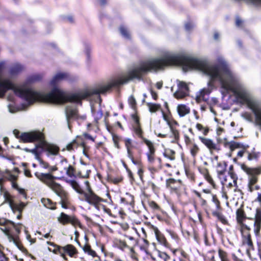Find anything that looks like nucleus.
Instances as JSON below:
<instances>
[{"label":"nucleus","mask_w":261,"mask_h":261,"mask_svg":"<svg viewBox=\"0 0 261 261\" xmlns=\"http://www.w3.org/2000/svg\"><path fill=\"white\" fill-rule=\"evenodd\" d=\"M22 69L23 67L21 65L19 64H16L12 67L11 69V72L13 73H15L21 71V70H22Z\"/></svg>","instance_id":"obj_40"},{"label":"nucleus","mask_w":261,"mask_h":261,"mask_svg":"<svg viewBox=\"0 0 261 261\" xmlns=\"http://www.w3.org/2000/svg\"><path fill=\"white\" fill-rule=\"evenodd\" d=\"M125 237L126 239L129 240V242L128 243V245H129V246L132 247V248L134 249V247L137 244L136 240L133 237L131 236H125Z\"/></svg>","instance_id":"obj_41"},{"label":"nucleus","mask_w":261,"mask_h":261,"mask_svg":"<svg viewBox=\"0 0 261 261\" xmlns=\"http://www.w3.org/2000/svg\"><path fill=\"white\" fill-rule=\"evenodd\" d=\"M15 136L23 142H32L37 141L38 143L33 149L25 148L23 150L27 152L37 154V149L39 148L46 149L49 153L53 155H57L59 151L58 146L54 144L47 143L44 139L43 134L40 132L34 131L27 133H20L17 129L13 130Z\"/></svg>","instance_id":"obj_1"},{"label":"nucleus","mask_w":261,"mask_h":261,"mask_svg":"<svg viewBox=\"0 0 261 261\" xmlns=\"http://www.w3.org/2000/svg\"><path fill=\"white\" fill-rule=\"evenodd\" d=\"M176 183L180 184V180L177 181L174 179L170 178L168 179L166 181L167 187L174 189H177L178 188V187H175L173 186V185Z\"/></svg>","instance_id":"obj_30"},{"label":"nucleus","mask_w":261,"mask_h":261,"mask_svg":"<svg viewBox=\"0 0 261 261\" xmlns=\"http://www.w3.org/2000/svg\"><path fill=\"white\" fill-rule=\"evenodd\" d=\"M177 112L180 117H184L190 112V108L185 105H179L177 108Z\"/></svg>","instance_id":"obj_21"},{"label":"nucleus","mask_w":261,"mask_h":261,"mask_svg":"<svg viewBox=\"0 0 261 261\" xmlns=\"http://www.w3.org/2000/svg\"><path fill=\"white\" fill-rule=\"evenodd\" d=\"M69 77V75L67 73L58 72L57 74H56L53 77L52 80L50 81V84L54 86L55 85L57 84L58 83L63 80H68Z\"/></svg>","instance_id":"obj_16"},{"label":"nucleus","mask_w":261,"mask_h":261,"mask_svg":"<svg viewBox=\"0 0 261 261\" xmlns=\"http://www.w3.org/2000/svg\"><path fill=\"white\" fill-rule=\"evenodd\" d=\"M85 136L87 139L91 140L92 141H94V139L91 135L86 134L85 135Z\"/></svg>","instance_id":"obj_61"},{"label":"nucleus","mask_w":261,"mask_h":261,"mask_svg":"<svg viewBox=\"0 0 261 261\" xmlns=\"http://www.w3.org/2000/svg\"><path fill=\"white\" fill-rule=\"evenodd\" d=\"M223 131H224L223 128L219 127L217 129V134L220 135Z\"/></svg>","instance_id":"obj_64"},{"label":"nucleus","mask_w":261,"mask_h":261,"mask_svg":"<svg viewBox=\"0 0 261 261\" xmlns=\"http://www.w3.org/2000/svg\"><path fill=\"white\" fill-rule=\"evenodd\" d=\"M224 145L226 147H228L231 151L236 149H239L237 153L238 158H242L245 153H247V150L249 147L248 145H245L234 141L226 142L224 143Z\"/></svg>","instance_id":"obj_8"},{"label":"nucleus","mask_w":261,"mask_h":261,"mask_svg":"<svg viewBox=\"0 0 261 261\" xmlns=\"http://www.w3.org/2000/svg\"><path fill=\"white\" fill-rule=\"evenodd\" d=\"M185 142L187 145H189L191 143L190 138L186 135L184 136Z\"/></svg>","instance_id":"obj_51"},{"label":"nucleus","mask_w":261,"mask_h":261,"mask_svg":"<svg viewBox=\"0 0 261 261\" xmlns=\"http://www.w3.org/2000/svg\"><path fill=\"white\" fill-rule=\"evenodd\" d=\"M147 106L151 113L156 112L161 109V106L156 103H147Z\"/></svg>","instance_id":"obj_28"},{"label":"nucleus","mask_w":261,"mask_h":261,"mask_svg":"<svg viewBox=\"0 0 261 261\" xmlns=\"http://www.w3.org/2000/svg\"><path fill=\"white\" fill-rule=\"evenodd\" d=\"M113 142H114V145L116 147H117V148H119V138L116 136V135H113Z\"/></svg>","instance_id":"obj_47"},{"label":"nucleus","mask_w":261,"mask_h":261,"mask_svg":"<svg viewBox=\"0 0 261 261\" xmlns=\"http://www.w3.org/2000/svg\"><path fill=\"white\" fill-rule=\"evenodd\" d=\"M254 225V232L257 234L259 232L261 227V212L258 210L256 211Z\"/></svg>","instance_id":"obj_20"},{"label":"nucleus","mask_w":261,"mask_h":261,"mask_svg":"<svg viewBox=\"0 0 261 261\" xmlns=\"http://www.w3.org/2000/svg\"><path fill=\"white\" fill-rule=\"evenodd\" d=\"M162 86H163V83L162 82H159L156 84V86L157 88L159 89H160L162 87Z\"/></svg>","instance_id":"obj_63"},{"label":"nucleus","mask_w":261,"mask_h":261,"mask_svg":"<svg viewBox=\"0 0 261 261\" xmlns=\"http://www.w3.org/2000/svg\"><path fill=\"white\" fill-rule=\"evenodd\" d=\"M237 217L238 221L240 223H242V222L244 218V213L242 210L239 209L237 210Z\"/></svg>","instance_id":"obj_38"},{"label":"nucleus","mask_w":261,"mask_h":261,"mask_svg":"<svg viewBox=\"0 0 261 261\" xmlns=\"http://www.w3.org/2000/svg\"><path fill=\"white\" fill-rule=\"evenodd\" d=\"M218 255L221 261H230L228 258V254L224 250L219 249L218 250Z\"/></svg>","instance_id":"obj_29"},{"label":"nucleus","mask_w":261,"mask_h":261,"mask_svg":"<svg viewBox=\"0 0 261 261\" xmlns=\"http://www.w3.org/2000/svg\"><path fill=\"white\" fill-rule=\"evenodd\" d=\"M47 244L50 245H53L55 247V250L57 249L61 255L65 258V254H68L70 257H73L75 254L77 253L76 249L72 245L68 244L63 247L55 246L53 243L47 242Z\"/></svg>","instance_id":"obj_9"},{"label":"nucleus","mask_w":261,"mask_h":261,"mask_svg":"<svg viewBox=\"0 0 261 261\" xmlns=\"http://www.w3.org/2000/svg\"><path fill=\"white\" fill-rule=\"evenodd\" d=\"M18 169L15 168L13 171L6 170L5 171V177L12 182L13 188L16 189L22 195H25V192L23 189L19 188L18 185L15 182L17 178Z\"/></svg>","instance_id":"obj_10"},{"label":"nucleus","mask_w":261,"mask_h":261,"mask_svg":"<svg viewBox=\"0 0 261 261\" xmlns=\"http://www.w3.org/2000/svg\"><path fill=\"white\" fill-rule=\"evenodd\" d=\"M199 139L209 149L211 152L214 150H219L216 144L212 140L201 137H200Z\"/></svg>","instance_id":"obj_18"},{"label":"nucleus","mask_w":261,"mask_h":261,"mask_svg":"<svg viewBox=\"0 0 261 261\" xmlns=\"http://www.w3.org/2000/svg\"><path fill=\"white\" fill-rule=\"evenodd\" d=\"M7 258L4 253L0 255V261H6Z\"/></svg>","instance_id":"obj_59"},{"label":"nucleus","mask_w":261,"mask_h":261,"mask_svg":"<svg viewBox=\"0 0 261 261\" xmlns=\"http://www.w3.org/2000/svg\"><path fill=\"white\" fill-rule=\"evenodd\" d=\"M65 112L68 127L70 128V120L78 118L77 111L74 105L70 104L66 107Z\"/></svg>","instance_id":"obj_13"},{"label":"nucleus","mask_w":261,"mask_h":261,"mask_svg":"<svg viewBox=\"0 0 261 261\" xmlns=\"http://www.w3.org/2000/svg\"><path fill=\"white\" fill-rule=\"evenodd\" d=\"M158 137L162 138H166L167 137V134H163L161 133L156 134Z\"/></svg>","instance_id":"obj_62"},{"label":"nucleus","mask_w":261,"mask_h":261,"mask_svg":"<svg viewBox=\"0 0 261 261\" xmlns=\"http://www.w3.org/2000/svg\"><path fill=\"white\" fill-rule=\"evenodd\" d=\"M39 162L40 165L41 166V167L42 168L47 169V170H48L49 166V165L48 164V163H47L45 162H44L43 161H42L40 159L39 160Z\"/></svg>","instance_id":"obj_45"},{"label":"nucleus","mask_w":261,"mask_h":261,"mask_svg":"<svg viewBox=\"0 0 261 261\" xmlns=\"http://www.w3.org/2000/svg\"><path fill=\"white\" fill-rule=\"evenodd\" d=\"M115 245L117 247L123 251L126 249H128L131 252H134V249L132 248V247H130L125 241L116 240L115 241Z\"/></svg>","instance_id":"obj_19"},{"label":"nucleus","mask_w":261,"mask_h":261,"mask_svg":"<svg viewBox=\"0 0 261 261\" xmlns=\"http://www.w3.org/2000/svg\"><path fill=\"white\" fill-rule=\"evenodd\" d=\"M213 215L217 217V218L223 224H226L227 221L225 217L218 212H214Z\"/></svg>","instance_id":"obj_34"},{"label":"nucleus","mask_w":261,"mask_h":261,"mask_svg":"<svg viewBox=\"0 0 261 261\" xmlns=\"http://www.w3.org/2000/svg\"><path fill=\"white\" fill-rule=\"evenodd\" d=\"M190 152L193 156H196L199 150L198 146L195 144L192 145L190 148Z\"/></svg>","instance_id":"obj_35"},{"label":"nucleus","mask_w":261,"mask_h":261,"mask_svg":"<svg viewBox=\"0 0 261 261\" xmlns=\"http://www.w3.org/2000/svg\"><path fill=\"white\" fill-rule=\"evenodd\" d=\"M149 205L152 208H154V209H157L159 207L157 204L153 201L150 202L149 203Z\"/></svg>","instance_id":"obj_52"},{"label":"nucleus","mask_w":261,"mask_h":261,"mask_svg":"<svg viewBox=\"0 0 261 261\" xmlns=\"http://www.w3.org/2000/svg\"><path fill=\"white\" fill-rule=\"evenodd\" d=\"M0 229L7 236L10 242H12L14 245L19 248L18 240L13 237L12 233V229H14L17 232H19V228L12 221L4 218H0Z\"/></svg>","instance_id":"obj_4"},{"label":"nucleus","mask_w":261,"mask_h":261,"mask_svg":"<svg viewBox=\"0 0 261 261\" xmlns=\"http://www.w3.org/2000/svg\"><path fill=\"white\" fill-rule=\"evenodd\" d=\"M83 198L82 200H84L89 204L94 206L96 208H99V206L101 202L105 200L96 195L92 189H89V191H85L83 194Z\"/></svg>","instance_id":"obj_6"},{"label":"nucleus","mask_w":261,"mask_h":261,"mask_svg":"<svg viewBox=\"0 0 261 261\" xmlns=\"http://www.w3.org/2000/svg\"><path fill=\"white\" fill-rule=\"evenodd\" d=\"M64 170L68 176L71 178L77 177V172L76 171L74 167L71 165H68L67 166L65 167Z\"/></svg>","instance_id":"obj_22"},{"label":"nucleus","mask_w":261,"mask_h":261,"mask_svg":"<svg viewBox=\"0 0 261 261\" xmlns=\"http://www.w3.org/2000/svg\"><path fill=\"white\" fill-rule=\"evenodd\" d=\"M27 238L31 242V244H33L36 242V240L32 239L30 234H28L27 236Z\"/></svg>","instance_id":"obj_55"},{"label":"nucleus","mask_w":261,"mask_h":261,"mask_svg":"<svg viewBox=\"0 0 261 261\" xmlns=\"http://www.w3.org/2000/svg\"><path fill=\"white\" fill-rule=\"evenodd\" d=\"M128 102L132 108H134L136 105L135 98L133 96H130L128 98Z\"/></svg>","instance_id":"obj_46"},{"label":"nucleus","mask_w":261,"mask_h":261,"mask_svg":"<svg viewBox=\"0 0 261 261\" xmlns=\"http://www.w3.org/2000/svg\"><path fill=\"white\" fill-rule=\"evenodd\" d=\"M21 109L19 108L15 107L14 106L10 105L9 106V111L11 113H15L17 112L20 111Z\"/></svg>","instance_id":"obj_44"},{"label":"nucleus","mask_w":261,"mask_h":261,"mask_svg":"<svg viewBox=\"0 0 261 261\" xmlns=\"http://www.w3.org/2000/svg\"><path fill=\"white\" fill-rule=\"evenodd\" d=\"M193 27V24L191 22L188 23L185 25L186 29L188 31L190 30Z\"/></svg>","instance_id":"obj_54"},{"label":"nucleus","mask_w":261,"mask_h":261,"mask_svg":"<svg viewBox=\"0 0 261 261\" xmlns=\"http://www.w3.org/2000/svg\"><path fill=\"white\" fill-rule=\"evenodd\" d=\"M189 88L183 82L178 81V90L174 93V97L177 99H181L188 94Z\"/></svg>","instance_id":"obj_14"},{"label":"nucleus","mask_w":261,"mask_h":261,"mask_svg":"<svg viewBox=\"0 0 261 261\" xmlns=\"http://www.w3.org/2000/svg\"><path fill=\"white\" fill-rule=\"evenodd\" d=\"M125 146L127 149V155L128 158L132 160L133 163L135 164L134 155L132 151V149L134 148V145L132 143V140L130 139H125L124 140Z\"/></svg>","instance_id":"obj_17"},{"label":"nucleus","mask_w":261,"mask_h":261,"mask_svg":"<svg viewBox=\"0 0 261 261\" xmlns=\"http://www.w3.org/2000/svg\"><path fill=\"white\" fill-rule=\"evenodd\" d=\"M223 168L224 169V173L225 171V168H226L225 164H223V163H218L217 166V171H218V169L222 170Z\"/></svg>","instance_id":"obj_48"},{"label":"nucleus","mask_w":261,"mask_h":261,"mask_svg":"<svg viewBox=\"0 0 261 261\" xmlns=\"http://www.w3.org/2000/svg\"><path fill=\"white\" fill-rule=\"evenodd\" d=\"M85 185L86 186V191H89V189H92L90 186V184L89 182L88 181H85Z\"/></svg>","instance_id":"obj_57"},{"label":"nucleus","mask_w":261,"mask_h":261,"mask_svg":"<svg viewBox=\"0 0 261 261\" xmlns=\"http://www.w3.org/2000/svg\"><path fill=\"white\" fill-rule=\"evenodd\" d=\"M153 230L154 231L155 236L157 240L159 242L162 244H164L166 242L165 238L164 237L161 233L160 231L156 227H153Z\"/></svg>","instance_id":"obj_27"},{"label":"nucleus","mask_w":261,"mask_h":261,"mask_svg":"<svg viewBox=\"0 0 261 261\" xmlns=\"http://www.w3.org/2000/svg\"><path fill=\"white\" fill-rule=\"evenodd\" d=\"M250 227L247 225L242 224L241 231L243 236V244L247 246V249L248 250L253 247V243L251 239V236L249 233Z\"/></svg>","instance_id":"obj_12"},{"label":"nucleus","mask_w":261,"mask_h":261,"mask_svg":"<svg viewBox=\"0 0 261 261\" xmlns=\"http://www.w3.org/2000/svg\"><path fill=\"white\" fill-rule=\"evenodd\" d=\"M175 152L172 150H166L164 153L165 157L169 159L170 160H174L175 159Z\"/></svg>","instance_id":"obj_32"},{"label":"nucleus","mask_w":261,"mask_h":261,"mask_svg":"<svg viewBox=\"0 0 261 261\" xmlns=\"http://www.w3.org/2000/svg\"><path fill=\"white\" fill-rule=\"evenodd\" d=\"M1 195H2L5 198V203H8L10 207L13 212L16 211L21 212L25 206V204L23 202L19 203H15L12 199L11 195L5 190L1 188Z\"/></svg>","instance_id":"obj_7"},{"label":"nucleus","mask_w":261,"mask_h":261,"mask_svg":"<svg viewBox=\"0 0 261 261\" xmlns=\"http://www.w3.org/2000/svg\"><path fill=\"white\" fill-rule=\"evenodd\" d=\"M24 174L27 177H31V172H30V171L29 170H28V169H25L24 170Z\"/></svg>","instance_id":"obj_58"},{"label":"nucleus","mask_w":261,"mask_h":261,"mask_svg":"<svg viewBox=\"0 0 261 261\" xmlns=\"http://www.w3.org/2000/svg\"><path fill=\"white\" fill-rule=\"evenodd\" d=\"M242 169L248 175V187L249 191L252 192L254 190H258V187L255 186L258 181V176L261 173V169L259 168H251L245 165H242Z\"/></svg>","instance_id":"obj_5"},{"label":"nucleus","mask_w":261,"mask_h":261,"mask_svg":"<svg viewBox=\"0 0 261 261\" xmlns=\"http://www.w3.org/2000/svg\"><path fill=\"white\" fill-rule=\"evenodd\" d=\"M242 116L248 121H251L252 119V117L251 114H248L247 113H244L242 114Z\"/></svg>","instance_id":"obj_49"},{"label":"nucleus","mask_w":261,"mask_h":261,"mask_svg":"<svg viewBox=\"0 0 261 261\" xmlns=\"http://www.w3.org/2000/svg\"><path fill=\"white\" fill-rule=\"evenodd\" d=\"M144 143L147 146L148 151L147 152L148 161L150 163H152L154 160V153L155 149L154 147L152 142L146 138H143Z\"/></svg>","instance_id":"obj_15"},{"label":"nucleus","mask_w":261,"mask_h":261,"mask_svg":"<svg viewBox=\"0 0 261 261\" xmlns=\"http://www.w3.org/2000/svg\"><path fill=\"white\" fill-rule=\"evenodd\" d=\"M119 30L120 33L124 37L127 39L129 38V34L126 28H125L124 26H121L119 28Z\"/></svg>","instance_id":"obj_36"},{"label":"nucleus","mask_w":261,"mask_h":261,"mask_svg":"<svg viewBox=\"0 0 261 261\" xmlns=\"http://www.w3.org/2000/svg\"><path fill=\"white\" fill-rule=\"evenodd\" d=\"M236 25L238 26V27H240L241 26V25L242 24V21L241 19H240L239 18H236Z\"/></svg>","instance_id":"obj_56"},{"label":"nucleus","mask_w":261,"mask_h":261,"mask_svg":"<svg viewBox=\"0 0 261 261\" xmlns=\"http://www.w3.org/2000/svg\"><path fill=\"white\" fill-rule=\"evenodd\" d=\"M91 170L88 169L85 164L81 167L80 170L77 172V177L82 178H88L89 176Z\"/></svg>","instance_id":"obj_23"},{"label":"nucleus","mask_w":261,"mask_h":261,"mask_svg":"<svg viewBox=\"0 0 261 261\" xmlns=\"http://www.w3.org/2000/svg\"><path fill=\"white\" fill-rule=\"evenodd\" d=\"M218 173L222 184L227 188V192L230 196H236V193H240V190L237 185L238 176L236 173H230L227 175L224 174V169H218Z\"/></svg>","instance_id":"obj_3"},{"label":"nucleus","mask_w":261,"mask_h":261,"mask_svg":"<svg viewBox=\"0 0 261 261\" xmlns=\"http://www.w3.org/2000/svg\"><path fill=\"white\" fill-rule=\"evenodd\" d=\"M57 167L55 166H49L48 173L36 172L35 175L38 179L46 185L60 197V203L62 207L64 208H67L69 204L68 194L59 184L55 181V179L57 178V177L52 175V173L57 170Z\"/></svg>","instance_id":"obj_2"},{"label":"nucleus","mask_w":261,"mask_h":261,"mask_svg":"<svg viewBox=\"0 0 261 261\" xmlns=\"http://www.w3.org/2000/svg\"><path fill=\"white\" fill-rule=\"evenodd\" d=\"M58 222L62 225L71 224L74 227H81V223L74 216H69L62 212L57 218Z\"/></svg>","instance_id":"obj_11"},{"label":"nucleus","mask_w":261,"mask_h":261,"mask_svg":"<svg viewBox=\"0 0 261 261\" xmlns=\"http://www.w3.org/2000/svg\"><path fill=\"white\" fill-rule=\"evenodd\" d=\"M78 146L77 142L74 140L70 143L68 144L67 146V149L69 151L73 150L74 148H77Z\"/></svg>","instance_id":"obj_42"},{"label":"nucleus","mask_w":261,"mask_h":261,"mask_svg":"<svg viewBox=\"0 0 261 261\" xmlns=\"http://www.w3.org/2000/svg\"><path fill=\"white\" fill-rule=\"evenodd\" d=\"M150 92H151V94L152 97H153V98L154 99H156L157 98V97H158L157 94L155 92H154V91H153L152 90H151Z\"/></svg>","instance_id":"obj_60"},{"label":"nucleus","mask_w":261,"mask_h":261,"mask_svg":"<svg viewBox=\"0 0 261 261\" xmlns=\"http://www.w3.org/2000/svg\"><path fill=\"white\" fill-rule=\"evenodd\" d=\"M83 250L85 252L87 253L89 255L92 257H95L96 255V252L91 249V247L88 245H86L83 247Z\"/></svg>","instance_id":"obj_33"},{"label":"nucleus","mask_w":261,"mask_h":261,"mask_svg":"<svg viewBox=\"0 0 261 261\" xmlns=\"http://www.w3.org/2000/svg\"><path fill=\"white\" fill-rule=\"evenodd\" d=\"M134 129L135 134L140 138H142L143 140V137L142 136L143 132L141 128L140 124L139 123V120L138 119H136V124L134 126Z\"/></svg>","instance_id":"obj_26"},{"label":"nucleus","mask_w":261,"mask_h":261,"mask_svg":"<svg viewBox=\"0 0 261 261\" xmlns=\"http://www.w3.org/2000/svg\"><path fill=\"white\" fill-rule=\"evenodd\" d=\"M67 182L77 193L83 195L85 191L82 190L81 186L76 181L73 180H69L67 181Z\"/></svg>","instance_id":"obj_24"},{"label":"nucleus","mask_w":261,"mask_h":261,"mask_svg":"<svg viewBox=\"0 0 261 261\" xmlns=\"http://www.w3.org/2000/svg\"><path fill=\"white\" fill-rule=\"evenodd\" d=\"M170 125V129L172 133V137H173L175 140H177L179 138V133L177 130L174 128L171 125Z\"/></svg>","instance_id":"obj_39"},{"label":"nucleus","mask_w":261,"mask_h":261,"mask_svg":"<svg viewBox=\"0 0 261 261\" xmlns=\"http://www.w3.org/2000/svg\"><path fill=\"white\" fill-rule=\"evenodd\" d=\"M41 203L46 208L55 210L56 209V203L53 202L50 199L43 198L41 200Z\"/></svg>","instance_id":"obj_25"},{"label":"nucleus","mask_w":261,"mask_h":261,"mask_svg":"<svg viewBox=\"0 0 261 261\" xmlns=\"http://www.w3.org/2000/svg\"><path fill=\"white\" fill-rule=\"evenodd\" d=\"M212 201L215 203L216 208L217 209L219 208L220 206V202L215 195L212 194Z\"/></svg>","instance_id":"obj_43"},{"label":"nucleus","mask_w":261,"mask_h":261,"mask_svg":"<svg viewBox=\"0 0 261 261\" xmlns=\"http://www.w3.org/2000/svg\"><path fill=\"white\" fill-rule=\"evenodd\" d=\"M111 180L114 184H117L120 182L122 180V178H120V177H118V178H111Z\"/></svg>","instance_id":"obj_50"},{"label":"nucleus","mask_w":261,"mask_h":261,"mask_svg":"<svg viewBox=\"0 0 261 261\" xmlns=\"http://www.w3.org/2000/svg\"><path fill=\"white\" fill-rule=\"evenodd\" d=\"M203 176L204 178L210 183L211 185L213 186V188H215V184L211 177V176L210 175L208 172L207 170H205L203 173Z\"/></svg>","instance_id":"obj_31"},{"label":"nucleus","mask_w":261,"mask_h":261,"mask_svg":"<svg viewBox=\"0 0 261 261\" xmlns=\"http://www.w3.org/2000/svg\"><path fill=\"white\" fill-rule=\"evenodd\" d=\"M196 127L198 130L202 132V133L204 135H206L208 132V128L204 127L202 124L200 123H197L196 125Z\"/></svg>","instance_id":"obj_37"},{"label":"nucleus","mask_w":261,"mask_h":261,"mask_svg":"<svg viewBox=\"0 0 261 261\" xmlns=\"http://www.w3.org/2000/svg\"><path fill=\"white\" fill-rule=\"evenodd\" d=\"M205 90L204 89H203L201 92H200V95L199 96H197V98H196V101L197 102H199L200 98H201V96H203L205 93Z\"/></svg>","instance_id":"obj_53"}]
</instances>
